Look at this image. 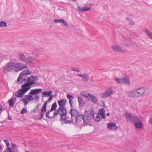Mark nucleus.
<instances>
[{
    "label": "nucleus",
    "mask_w": 152,
    "mask_h": 152,
    "mask_svg": "<svg viewBox=\"0 0 152 152\" xmlns=\"http://www.w3.org/2000/svg\"><path fill=\"white\" fill-rule=\"evenodd\" d=\"M27 68L26 64H23L20 62L10 61L3 67V72L7 73L14 70L15 72H17Z\"/></svg>",
    "instance_id": "1"
},
{
    "label": "nucleus",
    "mask_w": 152,
    "mask_h": 152,
    "mask_svg": "<svg viewBox=\"0 0 152 152\" xmlns=\"http://www.w3.org/2000/svg\"><path fill=\"white\" fill-rule=\"evenodd\" d=\"M149 93L148 88L142 87L129 92L127 94V96L134 98H139L148 95Z\"/></svg>",
    "instance_id": "2"
},
{
    "label": "nucleus",
    "mask_w": 152,
    "mask_h": 152,
    "mask_svg": "<svg viewBox=\"0 0 152 152\" xmlns=\"http://www.w3.org/2000/svg\"><path fill=\"white\" fill-rule=\"evenodd\" d=\"M38 78L33 75H31L29 77L27 78V82L24 85H23L26 88H28L29 90L31 88L30 86L35 84L37 81Z\"/></svg>",
    "instance_id": "3"
},
{
    "label": "nucleus",
    "mask_w": 152,
    "mask_h": 152,
    "mask_svg": "<svg viewBox=\"0 0 152 152\" xmlns=\"http://www.w3.org/2000/svg\"><path fill=\"white\" fill-rule=\"evenodd\" d=\"M28 89L26 88L24 85H22L21 88L15 92V96L17 98H22L23 95L28 90Z\"/></svg>",
    "instance_id": "4"
},
{
    "label": "nucleus",
    "mask_w": 152,
    "mask_h": 152,
    "mask_svg": "<svg viewBox=\"0 0 152 152\" xmlns=\"http://www.w3.org/2000/svg\"><path fill=\"white\" fill-rule=\"evenodd\" d=\"M124 115L127 122L131 123H133L138 117V116L135 115L132 113L127 112H125Z\"/></svg>",
    "instance_id": "5"
},
{
    "label": "nucleus",
    "mask_w": 152,
    "mask_h": 152,
    "mask_svg": "<svg viewBox=\"0 0 152 152\" xmlns=\"http://www.w3.org/2000/svg\"><path fill=\"white\" fill-rule=\"evenodd\" d=\"M69 113L71 115V119L68 121L69 122H72L74 120V118L79 114V111L75 109H72L69 111Z\"/></svg>",
    "instance_id": "6"
},
{
    "label": "nucleus",
    "mask_w": 152,
    "mask_h": 152,
    "mask_svg": "<svg viewBox=\"0 0 152 152\" xmlns=\"http://www.w3.org/2000/svg\"><path fill=\"white\" fill-rule=\"evenodd\" d=\"M113 90L111 88H109L103 93L101 97L106 99L113 94Z\"/></svg>",
    "instance_id": "7"
},
{
    "label": "nucleus",
    "mask_w": 152,
    "mask_h": 152,
    "mask_svg": "<svg viewBox=\"0 0 152 152\" xmlns=\"http://www.w3.org/2000/svg\"><path fill=\"white\" fill-rule=\"evenodd\" d=\"M141 118L138 117L136 119L133 123L134 124L135 127L137 129H141L143 127Z\"/></svg>",
    "instance_id": "8"
},
{
    "label": "nucleus",
    "mask_w": 152,
    "mask_h": 152,
    "mask_svg": "<svg viewBox=\"0 0 152 152\" xmlns=\"http://www.w3.org/2000/svg\"><path fill=\"white\" fill-rule=\"evenodd\" d=\"M91 120V115L89 114H85L83 116V123L84 124H86L90 123Z\"/></svg>",
    "instance_id": "9"
},
{
    "label": "nucleus",
    "mask_w": 152,
    "mask_h": 152,
    "mask_svg": "<svg viewBox=\"0 0 152 152\" xmlns=\"http://www.w3.org/2000/svg\"><path fill=\"white\" fill-rule=\"evenodd\" d=\"M34 99L33 97L31 95H26L22 99L21 101L25 105H26L29 101H32Z\"/></svg>",
    "instance_id": "10"
},
{
    "label": "nucleus",
    "mask_w": 152,
    "mask_h": 152,
    "mask_svg": "<svg viewBox=\"0 0 152 152\" xmlns=\"http://www.w3.org/2000/svg\"><path fill=\"white\" fill-rule=\"evenodd\" d=\"M111 48L114 51L120 52L122 53L125 52L124 50L120 46L118 45H113L111 46Z\"/></svg>",
    "instance_id": "11"
},
{
    "label": "nucleus",
    "mask_w": 152,
    "mask_h": 152,
    "mask_svg": "<svg viewBox=\"0 0 152 152\" xmlns=\"http://www.w3.org/2000/svg\"><path fill=\"white\" fill-rule=\"evenodd\" d=\"M31 73L32 72L31 71H30L27 69H26L22 71L20 73V74L23 76V78L24 77V79H26L27 80V78L28 77L27 76V75H30Z\"/></svg>",
    "instance_id": "12"
},
{
    "label": "nucleus",
    "mask_w": 152,
    "mask_h": 152,
    "mask_svg": "<svg viewBox=\"0 0 152 152\" xmlns=\"http://www.w3.org/2000/svg\"><path fill=\"white\" fill-rule=\"evenodd\" d=\"M77 75L81 77L82 78L83 81L84 82H87L89 80V76L86 73L78 74Z\"/></svg>",
    "instance_id": "13"
},
{
    "label": "nucleus",
    "mask_w": 152,
    "mask_h": 152,
    "mask_svg": "<svg viewBox=\"0 0 152 152\" xmlns=\"http://www.w3.org/2000/svg\"><path fill=\"white\" fill-rule=\"evenodd\" d=\"M59 114L62 116H65L66 115L67 111L65 107H59L58 108Z\"/></svg>",
    "instance_id": "14"
},
{
    "label": "nucleus",
    "mask_w": 152,
    "mask_h": 152,
    "mask_svg": "<svg viewBox=\"0 0 152 152\" xmlns=\"http://www.w3.org/2000/svg\"><path fill=\"white\" fill-rule=\"evenodd\" d=\"M88 99L90 101L94 104H96L98 102V98L91 94L90 95Z\"/></svg>",
    "instance_id": "15"
},
{
    "label": "nucleus",
    "mask_w": 152,
    "mask_h": 152,
    "mask_svg": "<svg viewBox=\"0 0 152 152\" xmlns=\"http://www.w3.org/2000/svg\"><path fill=\"white\" fill-rule=\"evenodd\" d=\"M66 99H63L58 101V103L59 106L60 108L64 107L66 105Z\"/></svg>",
    "instance_id": "16"
},
{
    "label": "nucleus",
    "mask_w": 152,
    "mask_h": 152,
    "mask_svg": "<svg viewBox=\"0 0 152 152\" xmlns=\"http://www.w3.org/2000/svg\"><path fill=\"white\" fill-rule=\"evenodd\" d=\"M107 127L108 129L112 130H115L117 129L116 124L114 123H111L107 125Z\"/></svg>",
    "instance_id": "17"
},
{
    "label": "nucleus",
    "mask_w": 152,
    "mask_h": 152,
    "mask_svg": "<svg viewBox=\"0 0 152 152\" xmlns=\"http://www.w3.org/2000/svg\"><path fill=\"white\" fill-rule=\"evenodd\" d=\"M76 123L78 124L82 123L83 121V116L79 114L75 118Z\"/></svg>",
    "instance_id": "18"
},
{
    "label": "nucleus",
    "mask_w": 152,
    "mask_h": 152,
    "mask_svg": "<svg viewBox=\"0 0 152 152\" xmlns=\"http://www.w3.org/2000/svg\"><path fill=\"white\" fill-rule=\"evenodd\" d=\"M42 91V89L41 88L35 89H34L31 90L29 94L33 95H36L37 94L41 92Z\"/></svg>",
    "instance_id": "19"
},
{
    "label": "nucleus",
    "mask_w": 152,
    "mask_h": 152,
    "mask_svg": "<svg viewBox=\"0 0 152 152\" xmlns=\"http://www.w3.org/2000/svg\"><path fill=\"white\" fill-rule=\"evenodd\" d=\"M23 76L20 74L17 80V82L18 84H21L23 83V81H25V82L26 80H27L26 79H24V77L23 78Z\"/></svg>",
    "instance_id": "20"
},
{
    "label": "nucleus",
    "mask_w": 152,
    "mask_h": 152,
    "mask_svg": "<svg viewBox=\"0 0 152 152\" xmlns=\"http://www.w3.org/2000/svg\"><path fill=\"white\" fill-rule=\"evenodd\" d=\"M16 97L13 96L12 98L9 101V106L11 107H13L16 102Z\"/></svg>",
    "instance_id": "21"
},
{
    "label": "nucleus",
    "mask_w": 152,
    "mask_h": 152,
    "mask_svg": "<svg viewBox=\"0 0 152 152\" xmlns=\"http://www.w3.org/2000/svg\"><path fill=\"white\" fill-rule=\"evenodd\" d=\"M77 8L78 10L80 12L86 11L89 10L91 9L90 7H89L87 6L81 7L79 6H78Z\"/></svg>",
    "instance_id": "22"
},
{
    "label": "nucleus",
    "mask_w": 152,
    "mask_h": 152,
    "mask_svg": "<svg viewBox=\"0 0 152 152\" xmlns=\"http://www.w3.org/2000/svg\"><path fill=\"white\" fill-rule=\"evenodd\" d=\"M95 120L98 122L100 121L102 117H100L99 113H95L92 116Z\"/></svg>",
    "instance_id": "23"
},
{
    "label": "nucleus",
    "mask_w": 152,
    "mask_h": 152,
    "mask_svg": "<svg viewBox=\"0 0 152 152\" xmlns=\"http://www.w3.org/2000/svg\"><path fill=\"white\" fill-rule=\"evenodd\" d=\"M105 111L104 108H102L99 111V114L101 117H102L104 119L105 118L106 116L105 113Z\"/></svg>",
    "instance_id": "24"
},
{
    "label": "nucleus",
    "mask_w": 152,
    "mask_h": 152,
    "mask_svg": "<svg viewBox=\"0 0 152 152\" xmlns=\"http://www.w3.org/2000/svg\"><path fill=\"white\" fill-rule=\"evenodd\" d=\"M123 83L122 84H130V81L129 78L127 77H125L122 79Z\"/></svg>",
    "instance_id": "25"
},
{
    "label": "nucleus",
    "mask_w": 152,
    "mask_h": 152,
    "mask_svg": "<svg viewBox=\"0 0 152 152\" xmlns=\"http://www.w3.org/2000/svg\"><path fill=\"white\" fill-rule=\"evenodd\" d=\"M34 61V59L31 56L28 57L26 58L25 62L29 63H31Z\"/></svg>",
    "instance_id": "26"
},
{
    "label": "nucleus",
    "mask_w": 152,
    "mask_h": 152,
    "mask_svg": "<svg viewBox=\"0 0 152 152\" xmlns=\"http://www.w3.org/2000/svg\"><path fill=\"white\" fill-rule=\"evenodd\" d=\"M52 93V91L51 90L49 91H45L44 92H42V94L43 95L42 97L45 96H48Z\"/></svg>",
    "instance_id": "27"
},
{
    "label": "nucleus",
    "mask_w": 152,
    "mask_h": 152,
    "mask_svg": "<svg viewBox=\"0 0 152 152\" xmlns=\"http://www.w3.org/2000/svg\"><path fill=\"white\" fill-rule=\"evenodd\" d=\"M145 31L146 35L152 39V32L146 28L145 29Z\"/></svg>",
    "instance_id": "28"
},
{
    "label": "nucleus",
    "mask_w": 152,
    "mask_h": 152,
    "mask_svg": "<svg viewBox=\"0 0 152 152\" xmlns=\"http://www.w3.org/2000/svg\"><path fill=\"white\" fill-rule=\"evenodd\" d=\"M80 94L81 95L85 97H87L88 99L89 97L90 96V95H91V94L86 91H83L81 92Z\"/></svg>",
    "instance_id": "29"
},
{
    "label": "nucleus",
    "mask_w": 152,
    "mask_h": 152,
    "mask_svg": "<svg viewBox=\"0 0 152 152\" xmlns=\"http://www.w3.org/2000/svg\"><path fill=\"white\" fill-rule=\"evenodd\" d=\"M78 99L79 105L81 107L83 106L84 104V101L83 99L79 97H78Z\"/></svg>",
    "instance_id": "30"
},
{
    "label": "nucleus",
    "mask_w": 152,
    "mask_h": 152,
    "mask_svg": "<svg viewBox=\"0 0 152 152\" xmlns=\"http://www.w3.org/2000/svg\"><path fill=\"white\" fill-rule=\"evenodd\" d=\"M57 107V104L56 102L53 103L52 105L51 108L50 110V111H52L53 110H56V109Z\"/></svg>",
    "instance_id": "31"
},
{
    "label": "nucleus",
    "mask_w": 152,
    "mask_h": 152,
    "mask_svg": "<svg viewBox=\"0 0 152 152\" xmlns=\"http://www.w3.org/2000/svg\"><path fill=\"white\" fill-rule=\"evenodd\" d=\"M87 111L88 113L90 115H92V116L93 115V114H94L95 113H94V110L93 108H90L88 110V111H85V113H86V112Z\"/></svg>",
    "instance_id": "32"
},
{
    "label": "nucleus",
    "mask_w": 152,
    "mask_h": 152,
    "mask_svg": "<svg viewBox=\"0 0 152 152\" xmlns=\"http://www.w3.org/2000/svg\"><path fill=\"white\" fill-rule=\"evenodd\" d=\"M7 26L6 22L4 21H0V28H4Z\"/></svg>",
    "instance_id": "33"
},
{
    "label": "nucleus",
    "mask_w": 152,
    "mask_h": 152,
    "mask_svg": "<svg viewBox=\"0 0 152 152\" xmlns=\"http://www.w3.org/2000/svg\"><path fill=\"white\" fill-rule=\"evenodd\" d=\"M20 58L22 61H25L26 58L24 54L23 53H20L19 54Z\"/></svg>",
    "instance_id": "34"
},
{
    "label": "nucleus",
    "mask_w": 152,
    "mask_h": 152,
    "mask_svg": "<svg viewBox=\"0 0 152 152\" xmlns=\"http://www.w3.org/2000/svg\"><path fill=\"white\" fill-rule=\"evenodd\" d=\"M3 152H14V151H12V148H11L8 147L6 148Z\"/></svg>",
    "instance_id": "35"
},
{
    "label": "nucleus",
    "mask_w": 152,
    "mask_h": 152,
    "mask_svg": "<svg viewBox=\"0 0 152 152\" xmlns=\"http://www.w3.org/2000/svg\"><path fill=\"white\" fill-rule=\"evenodd\" d=\"M114 80L115 81H116L118 83L121 84H122V83H123L122 79L118 78H116L114 79Z\"/></svg>",
    "instance_id": "36"
},
{
    "label": "nucleus",
    "mask_w": 152,
    "mask_h": 152,
    "mask_svg": "<svg viewBox=\"0 0 152 152\" xmlns=\"http://www.w3.org/2000/svg\"><path fill=\"white\" fill-rule=\"evenodd\" d=\"M51 111H50V110H49L46 113V116L47 118H48L50 119H51L53 118H54V116L50 117L49 116L50 113L51 112Z\"/></svg>",
    "instance_id": "37"
},
{
    "label": "nucleus",
    "mask_w": 152,
    "mask_h": 152,
    "mask_svg": "<svg viewBox=\"0 0 152 152\" xmlns=\"http://www.w3.org/2000/svg\"><path fill=\"white\" fill-rule=\"evenodd\" d=\"M47 107L43 105L41 109V113H44L46 111Z\"/></svg>",
    "instance_id": "38"
},
{
    "label": "nucleus",
    "mask_w": 152,
    "mask_h": 152,
    "mask_svg": "<svg viewBox=\"0 0 152 152\" xmlns=\"http://www.w3.org/2000/svg\"><path fill=\"white\" fill-rule=\"evenodd\" d=\"M41 105L40 104H37L34 108V109L35 111H38L39 110V107Z\"/></svg>",
    "instance_id": "39"
},
{
    "label": "nucleus",
    "mask_w": 152,
    "mask_h": 152,
    "mask_svg": "<svg viewBox=\"0 0 152 152\" xmlns=\"http://www.w3.org/2000/svg\"><path fill=\"white\" fill-rule=\"evenodd\" d=\"M11 145L12 148L14 150L17 149V146L15 144L12 143H11Z\"/></svg>",
    "instance_id": "40"
},
{
    "label": "nucleus",
    "mask_w": 152,
    "mask_h": 152,
    "mask_svg": "<svg viewBox=\"0 0 152 152\" xmlns=\"http://www.w3.org/2000/svg\"><path fill=\"white\" fill-rule=\"evenodd\" d=\"M72 70L73 71H75L77 72H79L80 71V69L78 68H72Z\"/></svg>",
    "instance_id": "41"
},
{
    "label": "nucleus",
    "mask_w": 152,
    "mask_h": 152,
    "mask_svg": "<svg viewBox=\"0 0 152 152\" xmlns=\"http://www.w3.org/2000/svg\"><path fill=\"white\" fill-rule=\"evenodd\" d=\"M61 23H62L64 25L66 26H68L67 23L66 21L64 19H62Z\"/></svg>",
    "instance_id": "42"
},
{
    "label": "nucleus",
    "mask_w": 152,
    "mask_h": 152,
    "mask_svg": "<svg viewBox=\"0 0 152 152\" xmlns=\"http://www.w3.org/2000/svg\"><path fill=\"white\" fill-rule=\"evenodd\" d=\"M27 112V110L26 109L24 108L21 111V113L22 114H24L26 113Z\"/></svg>",
    "instance_id": "43"
},
{
    "label": "nucleus",
    "mask_w": 152,
    "mask_h": 152,
    "mask_svg": "<svg viewBox=\"0 0 152 152\" xmlns=\"http://www.w3.org/2000/svg\"><path fill=\"white\" fill-rule=\"evenodd\" d=\"M39 54V53L37 50H36L33 53V55L36 57Z\"/></svg>",
    "instance_id": "44"
},
{
    "label": "nucleus",
    "mask_w": 152,
    "mask_h": 152,
    "mask_svg": "<svg viewBox=\"0 0 152 152\" xmlns=\"http://www.w3.org/2000/svg\"><path fill=\"white\" fill-rule=\"evenodd\" d=\"M62 19H55L54 21L55 23L61 22Z\"/></svg>",
    "instance_id": "45"
},
{
    "label": "nucleus",
    "mask_w": 152,
    "mask_h": 152,
    "mask_svg": "<svg viewBox=\"0 0 152 152\" xmlns=\"http://www.w3.org/2000/svg\"><path fill=\"white\" fill-rule=\"evenodd\" d=\"M58 114H59V112L58 110H58H56V111L54 113H53L54 115L53 116H54V117L55 116L57 115Z\"/></svg>",
    "instance_id": "46"
},
{
    "label": "nucleus",
    "mask_w": 152,
    "mask_h": 152,
    "mask_svg": "<svg viewBox=\"0 0 152 152\" xmlns=\"http://www.w3.org/2000/svg\"><path fill=\"white\" fill-rule=\"evenodd\" d=\"M66 97L67 98L69 99H71V98L73 99L74 98V97L73 96L70 94L67 95Z\"/></svg>",
    "instance_id": "47"
},
{
    "label": "nucleus",
    "mask_w": 152,
    "mask_h": 152,
    "mask_svg": "<svg viewBox=\"0 0 152 152\" xmlns=\"http://www.w3.org/2000/svg\"><path fill=\"white\" fill-rule=\"evenodd\" d=\"M33 97L34 99H35L36 100H37L38 101L39 99V96L37 95H35Z\"/></svg>",
    "instance_id": "48"
},
{
    "label": "nucleus",
    "mask_w": 152,
    "mask_h": 152,
    "mask_svg": "<svg viewBox=\"0 0 152 152\" xmlns=\"http://www.w3.org/2000/svg\"><path fill=\"white\" fill-rule=\"evenodd\" d=\"M69 103H70V105L71 107V108H73L72 106V104H73V101L72 99H69Z\"/></svg>",
    "instance_id": "49"
},
{
    "label": "nucleus",
    "mask_w": 152,
    "mask_h": 152,
    "mask_svg": "<svg viewBox=\"0 0 152 152\" xmlns=\"http://www.w3.org/2000/svg\"><path fill=\"white\" fill-rule=\"evenodd\" d=\"M60 118L62 119V120L64 121L66 120V115L65 116H62L61 115Z\"/></svg>",
    "instance_id": "50"
},
{
    "label": "nucleus",
    "mask_w": 152,
    "mask_h": 152,
    "mask_svg": "<svg viewBox=\"0 0 152 152\" xmlns=\"http://www.w3.org/2000/svg\"><path fill=\"white\" fill-rule=\"evenodd\" d=\"M43 113H41V115H40L39 118V119H41L42 118L43 116Z\"/></svg>",
    "instance_id": "51"
},
{
    "label": "nucleus",
    "mask_w": 152,
    "mask_h": 152,
    "mask_svg": "<svg viewBox=\"0 0 152 152\" xmlns=\"http://www.w3.org/2000/svg\"><path fill=\"white\" fill-rule=\"evenodd\" d=\"M129 24L131 25H132L134 24V23L133 21H131L129 22Z\"/></svg>",
    "instance_id": "52"
},
{
    "label": "nucleus",
    "mask_w": 152,
    "mask_h": 152,
    "mask_svg": "<svg viewBox=\"0 0 152 152\" xmlns=\"http://www.w3.org/2000/svg\"><path fill=\"white\" fill-rule=\"evenodd\" d=\"M52 99L51 97H49L48 99L47 100V101L49 102L50 101H51Z\"/></svg>",
    "instance_id": "53"
},
{
    "label": "nucleus",
    "mask_w": 152,
    "mask_h": 152,
    "mask_svg": "<svg viewBox=\"0 0 152 152\" xmlns=\"http://www.w3.org/2000/svg\"><path fill=\"white\" fill-rule=\"evenodd\" d=\"M49 102H48L47 101V100L45 102V103L44 104H43V105L45 106L46 107H47V103H48Z\"/></svg>",
    "instance_id": "54"
},
{
    "label": "nucleus",
    "mask_w": 152,
    "mask_h": 152,
    "mask_svg": "<svg viewBox=\"0 0 152 152\" xmlns=\"http://www.w3.org/2000/svg\"><path fill=\"white\" fill-rule=\"evenodd\" d=\"M6 146L7 147H9L10 146V144L9 142H8V143L7 142H6Z\"/></svg>",
    "instance_id": "55"
},
{
    "label": "nucleus",
    "mask_w": 152,
    "mask_h": 152,
    "mask_svg": "<svg viewBox=\"0 0 152 152\" xmlns=\"http://www.w3.org/2000/svg\"><path fill=\"white\" fill-rule=\"evenodd\" d=\"M150 122L151 124H152V117L150 119Z\"/></svg>",
    "instance_id": "56"
},
{
    "label": "nucleus",
    "mask_w": 152,
    "mask_h": 152,
    "mask_svg": "<svg viewBox=\"0 0 152 152\" xmlns=\"http://www.w3.org/2000/svg\"><path fill=\"white\" fill-rule=\"evenodd\" d=\"M8 118L9 120H11L12 119V117L11 116H8Z\"/></svg>",
    "instance_id": "57"
},
{
    "label": "nucleus",
    "mask_w": 152,
    "mask_h": 152,
    "mask_svg": "<svg viewBox=\"0 0 152 152\" xmlns=\"http://www.w3.org/2000/svg\"><path fill=\"white\" fill-rule=\"evenodd\" d=\"M49 97H51V98L53 99V98L54 97V95L53 94L51 95H50V96H49Z\"/></svg>",
    "instance_id": "58"
},
{
    "label": "nucleus",
    "mask_w": 152,
    "mask_h": 152,
    "mask_svg": "<svg viewBox=\"0 0 152 152\" xmlns=\"http://www.w3.org/2000/svg\"><path fill=\"white\" fill-rule=\"evenodd\" d=\"M101 103H102V104H104V105H105V104H104V101H102L101 102Z\"/></svg>",
    "instance_id": "59"
},
{
    "label": "nucleus",
    "mask_w": 152,
    "mask_h": 152,
    "mask_svg": "<svg viewBox=\"0 0 152 152\" xmlns=\"http://www.w3.org/2000/svg\"><path fill=\"white\" fill-rule=\"evenodd\" d=\"M4 141L5 142V143L6 142H7L8 143V141H7V140H4Z\"/></svg>",
    "instance_id": "60"
},
{
    "label": "nucleus",
    "mask_w": 152,
    "mask_h": 152,
    "mask_svg": "<svg viewBox=\"0 0 152 152\" xmlns=\"http://www.w3.org/2000/svg\"><path fill=\"white\" fill-rule=\"evenodd\" d=\"M1 148H2V146L0 145V150L1 149Z\"/></svg>",
    "instance_id": "61"
},
{
    "label": "nucleus",
    "mask_w": 152,
    "mask_h": 152,
    "mask_svg": "<svg viewBox=\"0 0 152 152\" xmlns=\"http://www.w3.org/2000/svg\"><path fill=\"white\" fill-rule=\"evenodd\" d=\"M129 19V17H128V18H126V20H127Z\"/></svg>",
    "instance_id": "62"
},
{
    "label": "nucleus",
    "mask_w": 152,
    "mask_h": 152,
    "mask_svg": "<svg viewBox=\"0 0 152 152\" xmlns=\"http://www.w3.org/2000/svg\"><path fill=\"white\" fill-rule=\"evenodd\" d=\"M110 115V114H109V113H107V114H106V115Z\"/></svg>",
    "instance_id": "63"
},
{
    "label": "nucleus",
    "mask_w": 152,
    "mask_h": 152,
    "mask_svg": "<svg viewBox=\"0 0 152 152\" xmlns=\"http://www.w3.org/2000/svg\"><path fill=\"white\" fill-rule=\"evenodd\" d=\"M26 152H29L28 151H26Z\"/></svg>",
    "instance_id": "64"
}]
</instances>
